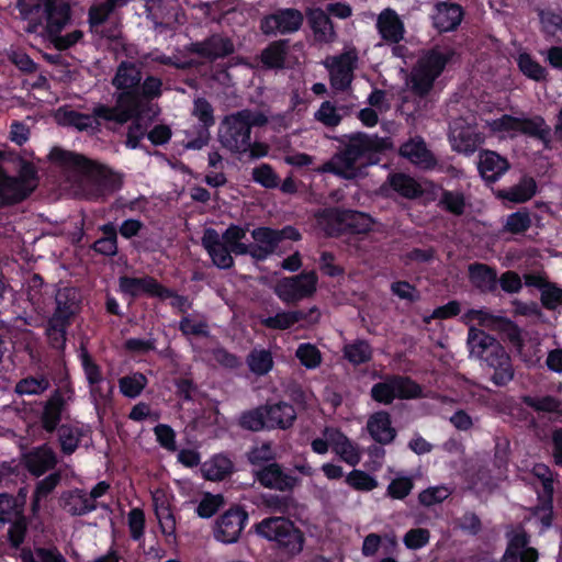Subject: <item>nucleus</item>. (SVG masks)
Returning a JSON list of instances; mask_svg holds the SVG:
<instances>
[{"instance_id": "1", "label": "nucleus", "mask_w": 562, "mask_h": 562, "mask_svg": "<svg viewBox=\"0 0 562 562\" xmlns=\"http://www.w3.org/2000/svg\"><path fill=\"white\" fill-rule=\"evenodd\" d=\"M48 159L60 169L81 176L91 199H104L123 187V178L119 172L82 154L54 147Z\"/></svg>"}, {"instance_id": "2", "label": "nucleus", "mask_w": 562, "mask_h": 562, "mask_svg": "<svg viewBox=\"0 0 562 562\" xmlns=\"http://www.w3.org/2000/svg\"><path fill=\"white\" fill-rule=\"evenodd\" d=\"M143 80L142 70L131 61H122L112 79V85L119 90L115 104L99 103L93 106V115L103 121L123 125L139 114L138 88Z\"/></svg>"}, {"instance_id": "3", "label": "nucleus", "mask_w": 562, "mask_h": 562, "mask_svg": "<svg viewBox=\"0 0 562 562\" xmlns=\"http://www.w3.org/2000/svg\"><path fill=\"white\" fill-rule=\"evenodd\" d=\"M346 137L345 147L324 162L322 171L348 181L360 176L361 168L358 166L360 158L371 154H381L390 148L389 138L379 135L357 132L346 135Z\"/></svg>"}, {"instance_id": "4", "label": "nucleus", "mask_w": 562, "mask_h": 562, "mask_svg": "<svg viewBox=\"0 0 562 562\" xmlns=\"http://www.w3.org/2000/svg\"><path fill=\"white\" fill-rule=\"evenodd\" d=\"M468 345L471 353L477 356L481 362L492 370L491 381L496 386H506L515 376L512 357L494 336L476 328H470Z\"/></svg>"}, {"instance_id": "5", "label": "nucleus", "mask_w": 562, "mask_h": 562, "mask_svg": "<svg viewBox=\"0 0 562 562\" xmlns=\"http://www.w3.org/2000/svg\"><path fill=\"white\" fill-rule=\"evenodd\" d=\"M267 123L268 117L262 112L249 108L227 114L220 124L218 139L222 147L232 154H246L252 126H263Z\"/></svg>"}, {"instance_id": "6", "label": "nucleus", "mask_w": 562, "mask_h": 562, "mask_svg": "<svg viewBox=\"0 0 562 562\" xmlns=\"http://www.w3.org/2000/svg\"><path fill=\"white\" fill-rule=\"evenodd\" d=\"M68 5L66 0H16L15 9L20 20L26 23L27 33L44 35L49 27L58 30L57 21L65 18Z\"/></svg>"}, {"instance_id": "7", "label": "nucleus", "mask_w": 562, "mask_h": 562, "mask_svg": "<svg viewBox=\"0 0 562 562\" xmlns=\"http://www.w3.org/2000/svg\"><path fill=\"white\" fill-rule=\"evenodd\" d=\"M454 57L452 48L434 46L425 50L411 70V91L418 98L429 95L435 81Z\"/></svg>"}, {"instance_id": "8", "label": "nucleus", "mask_w": 562, "mask_h": 562, "mask_svg": "<svg viewBox=\"0 0 562 562\" xmlns=\"http://www.w3.org/2000/svg\"><path fill=\"white\" fill-rule=\"evenodd\" d=\"M247 227L237 224L228 225L226 238L234 246L235 256H249L256 261H265L278 249L277 228L259 226L251 231L254 244H245Z\"/></svg>"}, {"instance_id": "9", "label": "nucleus", "mask_w": 562, "mask_h": 562, "mask_svg": "<svg viewBox=\"0 0 562 562\" xmlns=\"http://www.w3.org/2000/svg\"><path fill=\"white\" fill-rule=\"evenodd\" d=\"M38 171L29 160L21 159L19 175L10 176L0 165V209L15 205L35 190Z\"/></svg>"}, {"instance_id": "10", "label": "nucleus", "mask_w": 562, "mask_h": 562, "mask_svg": "<svg viewBox=\"0 0 562 562\" xmlns=\"http://www.w3.org/2000/svg\"><path fill=\"white\" fill-rule=\"evenodd\" d=\"M370 395L374 402L390 405L395 398H419L423 396V389L409 375L387 374L384 381L378 382L371 387Z\"/></svg>"}, {"instance_id": "11", "label": "nucleus", "mask_w": 562, "mask_h": 562, "mask_svg": "<svg viewBox=\"0 0 562 562\" xmlns=\"http://www.w3.org/2000/svg\"><path fill=\"white\" fill-rule=\"evenodd\" d=\"M257 529L262 537L277 542L290 554L299 553L303 549V535L284 517L266 518Z\"/></svg>"}, {"instance_id": "12", "label": "nucleus", "mask_w": 562, "mask_h": 562, "mask_svg": "<svg viewBox=\"0 0 562 562\" xmlns=\"http://www.w3.org/2000/svg\"><path fill=\"white\" fill-rule=\"evenodd\" d=\"M312 451L316 454H326L328 451L335 457H360L359 448L338 427L326 426L322 437L312 440Z\"/></svg>"}, {"instance_id": "13", "label": "nucleus", "mask_w": 562, "mask_h": 562, "mask_svg": "<svg viewBox=\"0 0 562 562\" xmlns=\"http://www.w3.org/2000/svg\"><path fill=\"white\" fill-rule=\"evenodd\" d=\"M317 280L315 272H302L294 277H285L278 281L274 293L284 303H295L316 292Z\"/></svg>"}, {"instance_id": "14", "label": "nucleus", "mask_w": 562, "mask_h": 562, "mask_svg": "<svg viewBox=\"0 0 562 562\" xmlns=\"http://www.w3.org/2000/svg\"><path fill=\"white\" fill-rule=\"evenodd\" d=\"M78 358L89 385L92 401L95 405L100 402H106L112 394L113 386L111 382L106 383V389L103 386L105 379L102 368L86 348H81Z\"/></svg>"}, {"instance_id": "15", "label": "nucleus", "mask_w": 562, "mask_h": 562, "mask_svg": "<svg viewBox=\"0 0 562 562\" xmlns=\"http://www.w3.org/2000/svg\"><path fill=\"white\" fill-rule=\"evenodd\" d=\"M192 116L199 121L194 138L186 143V148L200 150L210 142V128L215 124L214 108L205 98L199 97L193 100Z\"/></svg>"}, {"instance_id": "16", "label": "nucleus", "mask_w": 562, "mask_h": 562, "mask_svg": "<svg viewBox=\"0 0 562 562\" xmlns=\"http://www.w3.org/2000/svg\"><path fill=\"white\" fill-rule=\"evenodd\" d=\"M357 63L358 56L355 50H346L333 58L331 64L327 65L329 83L333 89L346 91L350 88Z\"/></svg>"}, {"instance_id": "17", "label": "nucleus", "mask_w": 562, "mask_h": 562, "mask_svg": "<svg viewBox=\"0 0 562 562\" xmlns=\"http://www.w3.org/2000/svg\"><path fill=\"white\" fill-rule=\"evenodd\" d=\"M190 50L200 58L215 61L231 56L235 52V45L226 35L213 33L202 42L192 43Z\"/></svg>"}, {"instance_id": "18", "label": "nucleus", "mask_w": 562, "mask_h": 562, "mask_svg": "<svg viewBox=\"0 0 562 562\" xmlns=\"http://www.w3.org/2000/svg\"><path fill=\"white\" fill-rule=\"evenodd\" d=\"M304 18L301 11L296 9H280L274 13L266 15L261 21V31L269 34L293 33L297 31L303 24Z\"/></svg>"}, {"instance_id": "19", "label": "nucleus", "mask_w": 562, "mask_h": 562, "mask_svg": "<svg viewBox=\"0 0 562 562\" xmlns=\"http://www.w3.org/2000/svg\"><path fill=\"white\" fill-rule=\"evenodd\" d=\"M247 515L239 508H231L226 510L217 520L214 528V537L223 543H234L239 538Z\"/></svg>"}, {"instance_id": "20", "label": "nucleus", "mask_w": 562, "mask_h": 562, "mask_svg": "<svg viewBox=\"0 0 562 562\" xmlns=\"http://www.w3.org/2000/svg\"><path fill=\"white\" fill-rule=\"evenodd\" d=\"M91 442L92 434L89 427L61 424L57 428V443H59V451L65 456H71L78 447H88Z\"/></svg>"}, {"instance_id": "21", "label": "nucleus", "mask_w": 562, "mask_h": 562, "mask_svg": "<svg viewBox=\"0 0 562 562\" xmlns=\"http://www.w3.org/2000/svg\"><path fill=\"white\" fill-rule=\"evenodd\" d=\"M119 291L132 301L143 295L158 299L161 283L155 277L147 274L144 277L121 276L119 278Z\"/></svg>"}, {"instance_id": "22", "label": "nucleus", "mask_w": 562, "mask_h": 562, "mask_svg": "<svg viewBox=\"0 0 562 562\" xmlns=\"http://www.w3.org/2000/svg\"><path fill=\"white\" fill-rule=\"evenodd\" d=\"M81 303L80 292L72 285L57 288L55 310L50 316L72 324L81 311Z\"/></svg>"}, {"instance_id": "23", "label": "nucleus", "mask_w": 562, "mask_h": 562, "mask_svg": "<svg viewBox=\"0 0 562 562\" xmlns=\"http://www.w3.org/2000/svg\"><path fill=\"white\" fill-rule=\"evenodd\" d=\"M321 317V312L315 305L307 312L297 311H282L273 316L261 318L262 327L273 330H286L294 327L295 323L300 321H307L310 324L317 323Z\"/></svg>"}, {"instance_id": "24", "label": "nucleus", "mask_w": 562, "mask_h": 562, "mask_svg": "<svg viewBox=\"0 0 562 562\" xmlns=\"http://www.w3.org/2000/svg\"><path fill=\"white\" fill-rule=\"evenodd\" d=\"M252 472L261 485L280 491L292 488L295 485L296 477L284 473L278 463L271 462L266 465H259L252 462Z\"/></svg>"}, {"instance_id": "25", "label": "nucleus", "mask_w": 562, "mask_h": 562, "mask_svg": "<svg viewBox=\"0 0 562 562\" xmlns=\"http://www.w3.org/2000/svg\"><path fill=\"white\" fill-rule=\"evenodd\" d=\"M398 154L423 170H432L437 166V158L428 149L426 142L422 137L404 142L398 149Z\"/></svg>"}, {"instance_id": "26", "label": "nucleus", "mask_w": 562, "mask_h": 562, "mask_svg": "<svg viewBox=\"0 0 562 562\" xmlns=\"http://www.w3.org/2000/svg\"><path fill=\"white\" fill-rule=\"evenodd\" d=\"M509 169L508 158L497 151L486 149L479 154V173L486 183H496Z\"/></svg>"}, {"instance_id": "27", "label": "nucleus", "mask_w": 562, "mask_h": 562, "mask_svg": "<svg viewBox=\"0 0 562 562\" xmlns=\"http://www.w3.org/2000/svg\"><path fill=\"white\" fill-rule=\"evenodd\" d=\"M432 25L440 33L456 31L464 19V9L458 3L437 2Z\"/></svg>"}, {"instance_id": "28", "label": "nucleus", "mask_w": 562, "mask_h": 562, "mask_svg": "<svg viewBox=\"0 0 562 562\" xmlns=\"http://www.w3.org/2000/svg\"><path fill=\"white\" fill-rule=\"evenodd\" d=\"M468 278L474 289L483 294L497 291V270L483 262H473L468 267Z\"/></svg>"}, {"instance_id": "29", "label": "nucleus", "mask_w": 562, "mask_h": 562, "mask_svg": "<svg viewBox=\"0 0 562 562\" xmlns=\"http://www.w3.org/2000/svg\"><path fill=\"white\" fill-rule=\"evenodd\" d=\"M315 218L327 237L338 238L346 234V209L325 207L315 214Z\"/></svg>"}, {"instance_id": "30", "label": "nucleus", "mask_w": 562, "mask_h": 562, "mask_svg": "<svg viewBox=\"0 0 562 562\" xmlns=\"http://www.w3.org/2000/svg\"><path fill=\"white\" fill-rule=\"evenodd\" d=\"M65 408H66L65 397H64L60 389H56L49 395V398L45 402L43 409H42V416H41L42 428L47 434H54V431L58 430V428L60 426L61 414L64 413Z\"/></svg>"}, {"instance_id": "31", "label": "nucleus", "mask_w": 562, "mask_h": 562, "mask_svg": "<svg viewBox=\"0 0 562 562\" xmlns=\"http://www.w3.org/2000/svg\"><path fill=\"white\" fill-rule=\"evenodd\" d=\"M376 26L383 41L397 44L403 40L405 27L394 9L387 8L381 11Z\"/></svg>"}, {"instance_id": "32", "label": "nucleus", "mask_w": 562, "mask_h": 562, "mask_svg": "<svg viewBox=\"0 0 562 562\" xmlns=\"http://www.w3.org/2000/svg\"><path fill=\"white\" fill-rule=\"evenodd\" d=\"M268 429H288L296 419L295 407L285 402L263 405Z\"/></svg>"}, {"instance_id": "33", "label": "nucleus", "mask_w": 562, "mask_h": 562, "mask_svg": "<svg viewBox=\"0 0 562 562\" xmlns=\"http://www.w3.org/2000/svg\"><path fill=\"white\" fill-rule=\"evenodd\" d=\"M308 22L317 43L330 44L336 41L337 33L334 23L325 10L321 8L310 10Z\"/></svg>"}, {"instance_id": "34", "label": "nucleus", "mask_w": 562, "mask_h": 562, "mask_svg": "<svg viewBox=\"0 0 562 562\" xmlns=\"http://www.w3.org/2000/svg\"><path fill=\"white\" fill-rule=\"evenodd\" d=\"M66 13L64 20L63 18L58 22L57 30H53L49 27V30L44 34V36L47 37L49 43L54 45L55 48L59 50H66L75 44H77L79 41L82 40L83 32L81 30H75L72 32H69L67 34H61V31L70 23L71 21V8L68 5L66 10L64 11Z\"/></svg>"}, {"instance_id": "35", "label": "nucleus", "mask_w": 562, "mask_h": 562, "mask_svg": "<svg viewBox=\"0 0 562 562\" xmlns=\"http://www.w3.org/2000/svg\"><path fill=\"white\" fill-rule=\"evenodd\" d=\"M537 190L538 186L535 178L529 175H524L517 184L498 190L496 198L514 204H522L529 202V200L537 193Z\"/></svg>"}, {"instance_id": "36", "label": "nucleus", "mask_w": 562, "mask_h": 562, "mask_svg": "<svg viewBox=\"0 0 562 562\" xmlns=\"http://www.w3.org/2000/svg\"><path fill=\"white\" fill-rule=\"evenodd\" d=\"M387 184L403 199H422L425 194L424 187L415 178L405 172H391L387 176Z\"/></svg>"}, {"instance_id": "37", "label": "nucleus", "mask_w": 562, "mask_h": 562, "mask_svg": "<svg viewBox=\"0 0 562 562\" xmlns=\"http://www.w3.org/2000/svg\"><path fill=\"white\" fill-rule=\"evenodd\" d=\"M367 428L370 436L381 445L392 442L396 437V430L392 426V418L386 411H378L368 419Z\"/></svg>"}, {"instance_id": "38", "label": "nucleus", "mask_w": 562, "mask_h": 562, "mask_svg": "<svg viewBox=\"0 0 562 562\" xmlns=\"http://www.w3.org/2000/svg\"><path fill=\"white\" fill-rule=\"evenodd\" d=\"M519 134L541 142L544 149H551V128L541 115L519 119Z\"/></svg>"}, {"instance_id": "39", "label": "nucleus", "mask_w": 562, "mask_h": 562, "mask_svg": "<svg viewBox=\"0 0 562 562\" xmlns=\"http://www.w3.org/2000/svg\"><path fill=\"white\" fill-rule=\"evenodd\" d=\"M450 142L453 150L464 155H472L480 148L483 137L471 127H461L451 131Z\"/></svg>"}, {"instance_id": "40", "label": "nucleus", "mask_w": 562, "mask_h": 562, "mask_svg": "<svg viewBox=\"0 0 562 562\" xmlns=\"http://www.w3.org/2000/svg\"><path fill=\"white\" fill-rule=\"evenodd\" d=\"M99 229L102 233V237L92 243L91 249L93 252L110 258L117 256L119 246L116 226L110 222L101 225Z\"/></svg>"}, {"instance_id": "41", "label": "nucleus", "mask_w": 562, "mask_h": 562, "mask_svg": "<svg viewBox=\"0 0 562 562\" xmlns=\"http://www.w3.org/2000/svg\"><path fill=\"white\" fill-rule=\"evenodd\" d=\"M342 352L347 362L353 367H359L371 362L374 351L367 339L357 338L350 344H346Z\"/></svg>"}, {"instance_id": "42", "label": "nucleus", "mask_w": 562, "mask_h": 562, "mask_svg": "<svg viewBox=\"0 0 562 562\" xmlns=\"http://www.w3.org/2000/svg\"><path fill=\"white\" fill-rule=\"evenodd\" d=\"M99 117L93 114H85L75 110H69L67 106H61L57 110V122L61 125L72 126L79 132L93 128V123H99Z\"/></svg>"}, {"instance_id": "43", "label": "nucleus", "mask_w": 562, "mask_h": 562, "mask_svg": "<svg viewBox=\"0 0 562 562\" xmlns=\"http://www.w3.org/2000/svg\"><path fill=\"white\" fill-rule=\"evenodd\" d=\"M288 50V40L272 42L261 50V64L268 69L283 68Z\"/></svg>"}, {"instance_id": "44", "label": "nucleus", "mask_w": 562, "mask_h": 562, "mask_svg": "<svg viewBox=\"0 0 562 562\" xmlns=\"http://www.w3.org/2000/svg\"><path fill=\"white\" fill-rule=\"evenodd\" d=\"M154 505L161 532L165 536L175 537L177 531V520L169 508L165 495L161 493H156L154 495Z\"/></svg>"}, {"instance_id": "45", "label": "nucleus", "mask_w": 562, "mask_h": 562, "mask_svg": "<svg viewBox=\"0 0 562 562\" xmlns=\"http://www.w3.org/2000/svg\"><path fill=\"white\" fill-rule=\"evenodd\" d=\"M70 323L49 316L46 323L45 334L52 349L64 351L66 348L67 330Z\"/></svg>"}, {"instance_id": "46", "label": "nucleus", "mask_w": 562, "mask_h": 562, "mask_svg": "<svg viewBox=\"0 0 562 562\" xmlns=\"http://www.w3.org/2000/svg\"><path fill=\"white\" fill-rule=\"evenodd\" d=\"M438 207L456 216H461L467 209V198L462 190L441 189Z\"/></svg>"}, {"instance_id": "47", "label": "nucleus", "mask_w": 562, "mask_h": 562, "mask_svg": "<svg viewBox=\"0 0 562 562\" xmlns=\"http://www.w3.org/2000/svg\"><path fill=\"white\" fill-rule=\"evenodd\" d=\"M517 66L521 74L530 80L542 82L548 80V69L539 64L528 52L519 53Z\"/></svg>"}, {"instance_id": "48", "label": "nucleus", "mask_w": 562, "mask_h": 562, "mask_svg": "<svg viewBox=\"0 0 562 562\" xmlns=\"http://www.w3.org/2000/svg\"><path fill=\"white\" fill-rule=\"evenodd\" d=\"M63 506L65 510L71 515H83L95 508L94 503L89 498L88 494L80 490L67 494L64 497Z\"/></svg>"}, {"instance_id": "49", "label": "nucleus", "mask_w": 562, "mask_h": 562, "mask_svg": "<svg viewBox=\"0 0 562 562\" xmlns=\"http://www.w3.org/2000/svg\"><path fill=\"white\" fill-rule=\"evenodd\" d=\"M246 363L249 370L257 374H267L273 368V357L270 350L254 349L246 357Z\"/></svg>"}, {"instance_id": "50", "label": "nucleus", "mask_w": 562, "mask_h": 562, "mask_svg": "<svg viewBox=\"0 0 562 562\" xmlns=\"http://www.w3.org/2000/svg\"><path fill=\"white\" fill-rule=\"evenodd\" d=\"M345 223V234H363L371 231L373 220L364 212L346 209Z\"/></svg>"}, {"instance_id": "51", "label": "nucleus", "mask_w": 562, "mask_h": 562, "mask_svg": "<svg viewBox=\"0 0 562 562\" xmlns=\"http://www.w3.org/2000/svg\"><path fill=\"white\" fill-rule=\"evenodd\" d=\"M200 470L205 479L217 481L231 474L233 465L229 459H206L201 463Z\"/></svg>"}, {"instance_id": "52", "label": "nucleus", "mask_w": 562, "mask_h": 562, "mask_svg": "<svg viewBox=\"0 0 562 562\" xmlns=\"http://www.w3.org/2000/svg\"><path fill=\"white\" fill-rule=\"evenodd\" d=\"M228 226L222 234L223 243L218 247L213 248L209 254L212 262L221 269H229L234 266V259L232 255H235V250L234 246H232V244H229L226 238Z\"/></svg>"}, {"instance_id": "53", "label": "nucleus", "mask_w": 562, "mask_h": 562, "mask_svg": "<svg viewBox=\"0 0 562 562\" xmlns=\"http://www.w3.org/2000/svg\"><path fill=\"white\" fill-rule=\"evenodd\" d=\"M162 81L154 76H147L140 81L138 88L139 114L144 113L145 102L158 99L161 95Z\"/></svg>"}, {"instance_id": "54", "label": "nucleus", "mask_w": 562, "mask_h": 562, "mask_svg": "<svg viewBox=\"0 0 562 562\" xmlns=\"http://www.w3.org/2000/svg\"><path fill=\"white\" fill-rule=\"evenodd\" d=\"M252 181L265 189H277L280 178L273 167L269 164H261L251 171Z\"/></svg>"}, {"instance_id": "55", "label": "nucleus", "mask_w": 562, "mask_h": 562, "mask_svg": "<svg viewBox=\"0 0 562 562\" xmlns=\"http://www.w3.org/2000/svg\"><path fill=\"white\" fill-rule=\"evenodd\" d=\"M121 392L127 398H136V396H140L144 391L147 379L144 373L137 372L132 375H125L119 381Z\"/></svg>"}, {"instance_id": "56", "label": "nucleus", "mask_w": 562, "mask_h": 562, "mask_svg": "<svg viewBox=\"0 0 562 562\" xmlns=\"http://www.w3.org/2000/svg\"><path fill=\"white\" fill-rule=\"evenodd\" d=\"M49 381L45 375H27L15 385V392L21 396L24 394H41L49 387Z\"/></svg>"}, {"instance_id": "57", "label": "nucleus", "mask_w": 562, "mask_h": 562, "mask_svg": "<svg viewBox=\"0 0 562 562\" xmlns=\"http://www.w3.org/2000/svg\"><path fill=\"white\" fill-rule=\"evenodd\" d=\"M531 226L530 212L527 209L512 212L507 215L504 231L512 234H524Z\"/></svg>"}, {"instance_id": "58", "label": "nucleus", "mask_w": 562, "mask_h": 562, "mask_svg": "<svg viewBox=\"0 0 562 562\" xmlns=\"http://www.w3.org/2000/svg\"><path fill=\"white\" fill-rule=\"evenodd\" d=\"M295 357L307 369H315L322 363V353L312 344H301L295 351Z\"/></svg>"}, {"instance_id": "59", "label": "nucleus", "mask_w": 562, "mask_h": 562, "mask_svg": "<svg viewBox=\"0 0 562 562\" xmlns=\"http://www.w3.org/2000/svg\"><path fill=\"white\" fill-rule=\"evenodd\" d=\"M314 119L326 125L328 128H333V126L340 124L342 116L338 113L336 105L326 100L315 112Z\"/></svg>"}, {"instance_id": "60", "label": "nucleus", "mask_w": 562, "mask_h": 562, "mask_svg": "<svg viewBox=\"0 0 562 562\" xmlns=\"http://www.w3.org/2000/svg\"><path fill=\"white\" fill-rule=\"evenodd\" d=\"M23 512V503L8 494H0V522L13 521Z\"/></svg>"}, {"instance_id": "61", "label": "nucleus", "mask_w": 562, "mask_h": 562, "mask_svg": "<svg viewBox=\"0 0 562 562\" xmlns=\"http://www.w3.org/2000/svg\"><path fill=\"white\" fill-rule=\"evenodd\" d=\"M243 428L249 430H261L267 428L263 405L254 409L245 411L239 419Z\"/></svg>"}, {"instance_id": "62", "label": "nucleus", "mask_w": 562, "mask_h": 562, "mask_svg": "<svg viewBox=\"0 0 562 562\" xmlns=\"http://www.w3.org/2000/svg\"><path fill=\"white\" fill-rule=\"evenodd\" d=\"M538 15L544 33L554 35L558 31L562 32V12L542 9L539 10Z\"/></svg>"}, {"instance_id": "63", "label": "nucleus", "mask_w": 562, "mask_h": 562, "mask_svg": "<svg viewBox=\"0 0 562 562\" xmlns=\"http://www.w3.org/2000/svg\"><path fill=\"white\" fill-rule=\"evenodd\" d=\"M224 504V497L221 494L206 493L201 498L195 513L202 518H210L214 515L218 508Z\"/></svg>"}, {"instance_id": "64", "label": "nucleus", "mask_w": 562, "mask_h": 562, "mask_svg": "<svg viewBox=\"0 0 562 562\" xmlns=\"http://www.w3.org/2000/svg\"><path fill=\"white\" fill-rule=\"evenodd\" d=\"M541 303L547 311H555L558 306H562V289L548 281L541 293Z\"/></svg>"}]
</instances>
